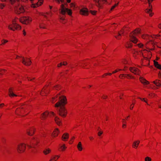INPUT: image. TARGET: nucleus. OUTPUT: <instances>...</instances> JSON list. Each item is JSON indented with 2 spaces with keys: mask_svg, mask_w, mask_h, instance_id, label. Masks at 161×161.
Masks as SVG:
<instances>
[{
  "mask_svg": "<svg viewBox=\"0 0 161 161\" xmlns=\"http://www.w3.org/2000/svg\"><path fill=\"white\" fill-rule=\"evenodd\" d=\"M59 21L63 24H65L66 22L65 19V14H67L71 16L72 12L71 9L65 8L64 4H62L59 9Z\"/></svg>",
  "mask_w": 161,
  "mask_h": 161,
  "instance_id": "nucleus-1",
  "label": "nucleus"
},
{
  "mask_svg": "<svg viewBox=\"0 0 161 161\" xmlns=\"http://www.w3.org/2000/svg\"><path fill=\"white\" fill-rule=\"evenodd\" d=\"M27 107V105H24L17 108L15 112L16 114L22 116L27 115L28 113Z\"/></svg>",
  "mask_w": 161,
  "mask_h": 161,
  "instance_id": "nucleus-2",
  "label": "nucleus"
},
{
  "mask_svg": "<svg viewBox=\"0 0 161 161\" xmlns=\"http://www.w3.org/2000/svg\"><path fill=\"white\" fill-rule=\"evenodd\" d=\"M141 29L139 28H136L134 31H133L130 34V38L133 43H136L138 40L136 36L140 33Z\"/></svg>",
  "mask_w": 161,
  "mask_h": 161,
  "instance_id": "nucleus-3",
  "label": "nucleus"
},
{
  "mask_svg": "<svg viewBox=\"0 0 161 161\" xmlns=\"http://www.w3.org/2000/svg\"><path fill=\"white\" fill-rule=\"evenodd\" d=\"M67 103V100L65 96H62L59 97V100L55 105V107H64Z\"/></svg>",
  "mask_w": 161,
  "mask_h": 161,
  "instance_id": "nucleus-4",
  "label": "nucleus"
},
{
  "mask_svg": "<svg viewBox=\"0 0 161 161\" xmlns=\"http://www.w3.org/2000/svg\"><path fill=\"white\" fill-rule=\"evenodd\" d=\"M40 142L39 139L37 138H34L31 141L30 144H27V146L29 149L32 148H35L37 146Z\"/></svg>",
  "mask_w": 161,
  "mask_h": 161,
  "instance_id": "nucleus-5",
  "label": "nucleus"
},
{
  "mask_svg": "<svg viewBox=\"0 0 161 161\" xmlns=\"http://www.w3.org/2000/svg\"><path fill=\"white\" fill-rule=\"evenodd\" d=\"M26 149V144L23 143H19L16 148L17 151L19 153H22L25 152Z\"/></svg>",
  "mask_w": 161,
  "mask_h": 161,
  "instance_id": "nucleus-6",
  "label": "nucleus"
},
{
  "mask_svg": "<svg viewBox=\"0 0 161 161\" xmlns=\"http://www.w3.org/2000/svg\"><path fill=\"white\" fill-rule=\"evenodd\" d=\"M19 21L23 24L27 25L31 22L32 19L29 16H24L19 18Z\"/></svg>",
  "mask_w": 161,
  "mask_h": 161,
  "instance_id": "nucleus-7",
  "label": "nucleus"
},
{
  "mask_svg": "<svg viewBox=\"0 0 161 161\" xmlns=\"http://www.w3.org/2000/svg\"><path fill=\"white\" fill-rule=\"evenodd\" d=\"M32 4L31 7L33 8H36L41 5L43 3V0H30Z\"/></svg>",
  "mask_w": 161,
  "mask_h": 161,
  "instance_id": "nucleus-8",
  "label": "nucleus"
},
{
  "mask_svg": "<svg viewBox=\"0 0 161 161\" xmlns=\"http://www.w3.org/2000/svg\"><path fill=\"white\" fill-rule=\"evenodd\" d=\"M8 28L9 30L15 31L16 30H20L21 29V26L18 24H13L12 23V24L8 25Z\"/></svg>",
  "mask_w": 161,
  "mask_h": 161,
  "instance_id": "nucleus-9",
  "label": "nucleus"
},
{
  "mask_svg": "<svg viewBox=\"0 0 161 161\" xmlns=\"http://www.w3.org/2000/svg\"><path fill=\"white\" fill-rule=\"evenodd\" d=\"M8 95L9 97L12 98L19 96L18 93L14 92V89L12 87L8 89Z\"/></svg>",
  "mask_w": 161,
  "mask_h": 161,
  "instance_id": "nucleus-10",
  "label": "nucleus"
},
{
  "mask_svg": "<svg viewBox=\"0 0 161 161\" xmlns=\"http://www.w3.org/2000/svg\"><path fill=\"white\" fill-rule=\"evenodd\" d=\"M59 115L63 117H65L67 114V112L64 107H60L59 110Z\"/></svg>",
  "mask_w": 161,
  "mask_h": 161,
  "instance_id": "nucleus-11",
  "label": "nucleus"
},
{
  "mask_svg": "<svg viewBox=\"0 0 161 161\" xmlns=\"http://www.w3.org/2000/svg\"><path fill=\"white\" fill-rule=\"evenodd\" d=\"M15 12L17 14H19L24 13L25 10L22 6H19L15 9Z\"/></svg>",
  "mask_w": 161,
  "mask_h": 161,
  "instance_id": "nucleus-12",
  "label": "nucleus"
},
{
  "mask_svg": "<svg viewBox=\"0 0 161 161\" xmlns=\"http://www.w3.org/2000/svg\"><path fill=\"white\" fill-rule=\"evenodd\" d=\"M130 71L135 75H139L140 73V71L138 68L135 67H130L129 69Z\"/></svg>",
  "mask_w": 161,
  "mask_h": 161,
  "instance_id": "nucleus-13",
  "label": "nucleus"
},
{
  "mask_svg": "<svg viewBox=\"0 0 161 161\" xmlns=\"http://www.w3.org/2000/svg\"><path fill=\"white\" fill-rule=\"evenodd\" d=\"M22 63L25 65H30L31 64V60L28 58L22 57Z\"/></svg>",
  "mask_w": 161,
  "mask_h": 161,
  "instance_id": "nucleus-14",
  "label": "nucleus"
},
{
  "mask_svg": "<svg viewBox=\"0 0 161 161\" xmlns=\"http://www.w3.org/2000/svg\"><path fill=\"white\" fill-rule=\"evenodd\" d=\"M142 65L147 66L149 65L150 63L149 58L146 57H144V59H142Z\"/></svg>",
  "mask_w": 161,
  "mask_h": 161,
  "instance_id": "nucleus-15",
  "label": "nucleus"
},
{
  "mask_svg": "<svg viewBox=\"0 0 161 161\" xmlns=\"http://www.w3.org/2000/svg\"><path fill=\"white\" fill-rule=\"evenodd\" d=\"M153 62L154 66L157 69L160 70L158 74V76L161 79V64H159L158 62L155 60H154Z\"/></svg>",
  "mask_w": 161,
  "mask_h": 161,
  "instance_id": "nucleus-16",
  "label": "nucleus"
},
{
  "mask_svg": "<svg viewBox=\"0 0 161 161\" xmlns=\"http://www.w3.org/2000/svg\"><path fill=\"white\" fill-rule=\"evenodd\" d=\"M88 60L87 59L80 62L79 63V66L83 68H86V67L89 64V62L88 61Z\"/></svg>",
  "mask_w": 161,
  "mask_h": 161,
  "instance_id": "nucleus-17",
  "label": "nucleus"
},
{
  "mask_svg": "<svg viewBox=\"0 0 161 161\" xmlns=\"http://www.w3.org/2000/svg\"><path fill=\"white\" fill-rule=\"evenodd\" d=\"M80 13L81 15L87 16L88 14V9L86 8H83L80 10Z\"/></svg>",
  "mask_w": 161,
  "mask_h": 161,
  "instance_id": "nucleus-18",
  "label": "nucleus"
},
{
  "mask_svg": "<svg viewBox=\"0 0 161 161\" xmlns=\"http://www.w3.org/2000/svg\"><path fill=\"white\" fill-rule=\"evenodd\" d=\"M35 131V129L33 127H32L27 130V133L28 135L31 136L34 134Z\"/></svg>",
  "mask_w": 161,
  "mask_h": 161,
  "instance_id": "nucleus-19",
  "label": "nucleus"
},
{
  "mask_svg": "<svg viewBox=\"0 0 161 161\" xmlns=\"http://www.w3.org/2000/svg\"><path fill=\"white\" fill-rule=\"evenodd\" d=\"M107 2V0H98L97 2V6L99 8H101L103 7V4Z\"/></svg>",
  "mask_w": 161,
  "mask_h": 161,
  "instance_id": "nucleus-20",
  "label": "nucleus"
},
{
  "mask_svg": "<svg viewBox=\"0 0 161 161\" xmlns=\"http://www.w3.org/2000/svg\"><path fill=\"white\" fill-rule=\"evenodd\" d=\"M49 114V112L46 111L41 114L40 118L42 120H45L47 118Z\"/></svg>",
  "mask_w": 161,
  "mask_h": 161,
  "instance_id": "nucleus-21",
  "label": "nucleus"
},
{
  "mask_svg": "<svg viewBox=\"0 0 161 161\" xmlns=\"http://www.w3.org/2000/svg\"><path fill=\"white\" fill-rule=\"evenodd\" d=\"M147 50H143L142 52H141V51H138L136 49H134L133 53V56L134 57L136 58V56L137 55L139 54H142L143 55V52L147 51Z\"/></svg>",
  "mask_w": 161,
  "mask_h": 161,
  "instance_id": "nucleus-22",
  "label": "nucleus"
},
{
  "mask_svg": "<svg viewBox=\"0 0 161 161\" xmlns=\"http://www.w3.org/2000/svg\"><path fill=\"white\" fill-rule=\"evenodd\" d=\"M59 132V131L58 128L55 129L52 133V136L54 137H57L58 136Z\"/></svg>",
  "mask_w": 161,
  "mask_h": 161,
  "instance_id": "nucleus-23",
  "label": "nucleus"
},
{
  "mask_svg": "<svg viewBox=\"0 0 161 161\" xmlns=\"http://www.w3.org/2000/svg\"><path fill=\"white\" fill-rule=\"evenodd\" d=\"M149 7H150L149 9H146L145 11L146 13L149 14V16L151 17L153 16V13H152V5H150V6Z\"/></svg>",
  "mask_w": 161,
  "mask_h": 161,
  "instance_id": "nucleus-24",
  "label": "nucleus"
},
{
  "mask_svg": "<svg viewBox=\"0 0 161 161\" xmlns=\"http://www.w3.org/2000/svg\"><path fill=\"white\" fill-rule=\"evenodd\" d=\"M67 148V147L64 144L59 145L58 148V150L60 151L64 152Z\"/></svg>",
  "mask_w": 161,
  "mask_h": 161,
  "instance_id": "nucleus-25",
  "label": "nucleus"
},
{
  "mask_svg": "<svg viewBox=\"0 0 161 161\" xmlns=\"http://www.w3.org/2000/svg\"><path fill=\"white\" fill-rule=\"evenodd\" d=\"M46 89V86H44L42 89L40 94L41 95L43 96H45L47 95L49 93V91L47 90L46 91V92H45V91Z\"/></svg>",
  "mask_w": 161,
  "mask_h": 161,
  "instance_id": "nucleus-26",
  "label": "nucleus"
},
{
  "mask_svg": "<svg viewBox=\"0 0 161 161\" xmlns=\"http://www.w3.org/2000/svg\"><path fill=\"white\" fill-rule=\"evenodd\" d=\"M139 79L141 82L144 85H147L149 84L148 81L142 77H140Z\"/></svg>",
  "mask_w": 161,
  "mask_h": 161,
  "instance_id": "nucleus-27",
  "label": "nucleus"
},
{
  "mask_svg": "<svg viewBox=\"0 0 161 161\" xmlns=\"http://www.w3.org/2000/svg\"><path fill=\"white\" fill-rule=\"evenodd\" d=\"M59 157V155H53L51 157L50 159L49 160V161H56L58 159Z\"/></svg>",
  "mask_w": 161,
  "mask_h": 161,
  "instance_id": "nucleus-28",
  "label": "nucleus"
},
{
  "mask_svg": "<svg viewBox=\"0 0 161 161\" xmlns=\"http://www.w3.org/2000/svg\"><path fill=\"white\" fill-rule=\"evenodd\" d=\"M133 42L130 40V41H128L125 44V47L127 48H131L132 46V43Z\"/></svg>",
  "mask_w": 161,
  "mask_h": 161,
  "instance_id": "nucleus-29",
  "label": "nucleus"
},
{
  "mask_svg": "<svg viewBox=\"0 0 161 161\" xmlns=\"http://www.w3.org/2000/svg\"><path fill=\"white\" fill-rule=\"evenodd\" d=\"M69 138V134L67 133H64L62 136V139L64 141H66Z\"/></svg>",
  "mask_w": 161,
  "mask_h": 161,
  "instance_id": "nucleus-30",
  "label": "nucleus"
},
{
  "mask_svg": "<svg viewBox=\"0 0 161 161\" xmlns=\"http://www.w3.org/2000/svg\"><path fill=\"white\" fill-rule=\"evenodd\" d=\"M55 121L56 123L58 125H60L62 124L61 120L58 117H56L55 118Z\"/></svg>",
  "mask_w": 161,
  "mask_h": 161,
  "instance_id": "nucleus-31",
  "label": "nucleus"
},
{
  "mask_svg": "<svg viewBox=\"0 0 161 161\" xmlns=\"http://www.w3.org/2000/svg\"><path fill=\"white\" fill-rule=\"evenodd\" d=\"M140 143V141H135L133 144L132 147L133 148L136 149L137 148L139 144Z\"/></svg>",
  "mask_w": 161,
  "mask_h": 161,
  "instance_id": "nucleus-32",
  "label": "nucleus"
},
{
  "mask_svg": "<svg viewBox=\"0 0 161 161\" xmlns=\"http://www.w3.org/2000/svg\"><path fill=\"white\" fill-rule=\"evenodd\" d=\"M153 83L157 86H161V81L159 80H156L153 81Z\"/></svg>",
  "mask_w": 161,
  "mask_h": 161,
  "instance_id": "nucleus-33",
  "label": "nucleus"
},
{
  "mask_svg": "<svg viewBox=\"0 0 161 161\" xmlns=\"http://www.w3.org/2000/svg\"><path fill=\"white\" fill-rule=\"evenodd\" d=\"M157 97V95L154 93L150 92L148 94V97L150 98H155Z\"/></svg>",
  "mask_w": 161,
  "mask_h": 161,
  "instance_id": "nucleus-34",
  "label": "nucleus"
},
{
  "mask_svg": "<svg viewBox=\"0 0 161 161\" xmlns=\"http://www.w3.org/2000/svg\"><path fill=\"white\" fill-rule=\"evenodd\" d=\"M77 148L79 151H81L83 149V148L82 146V144L80 142H79L77 146Z\"/></svg>",
  "mask_w": 161,
  "mask_h": 161,
  "instance_id": "nucleus-35",
  "label": "nucleus"
},
{
  "mask_svg": "<svg viewBox=\"0 0 161 161\" xmlns=\"http://www.w3.org/2000/svg\"><path fill=\"white\" fill-rule=\"evenodd\" d=\"M51 150L50 148H47V149H45V150H44L43 151V153H44V154L45 155H47L49 154V153H51Z\"/></svg>",
  "mask_w": 161,
  "mask_h": 161,
  "instance_id": "nucleus-36",
  "label": "nucleus"
},
{
  "mask_svg": "<svg viewBox=\"0 0 161 161\" xmlns=\"http://www.w3.org/2000/svg\"><path fill=\"white\" fill-rule=\"evenodd\" d=\"M153 41H150L149 42H147L146 44V47L147 49H148V45L150 44H153ZM149 49L150 50H154V48H149Z\"/></svg>",
  "mask_w": 161,
  "mask_h": 161,
  "instance_id": "nucleus-37",
  "label": "nucleus"
},
{
  "mask_svg": "<svg viewBox=\"0 0 161 161\" xmlns=\"http://www.w3.org/2000/svg\"><path fill=\"white\" fill-rule=\"evenodd\" d=\"M122 127L123 129H125L126 127V122L125 120V119H122Z\"/></svg>",
  "mask_w": 161,
  "mask_h": 161,
  "instance_id": "nucleus-38",
  "label": "nucleus"
},
{
  "mask_svg": "<svg viewBox=\"0 0 161 161\" xmlns=\"http://www.w3.org/2000/svg\"><path fill=\"white\" fill-rule=\"evenodd\" d=\"M8 41L6 39H3L1 41V43H0V45L3 46L6 43L8 42Z\"/></svg>",
  "mask_w": 161,
  "mask_h": 161,
  "instance_id": "nucleus-39",
  "label": "nucleus"
},
{
  "mask_svg": "<svg viewBox=\"0 0 161 161\" xmlns=\"http://www.w3.org/2000/svg\"><path fill=\"white\" fill-rule=\"evenodd\" d=\"M126 78L128 79H135V77L134 76L130 74H126Z\"/></svg>",
  "mask_w": 161,
  "mask_h": 161,
  "instance_id": "nucleus-40",
  "label": "nucleus"
},
{
  "mask_svg": "<svg viewBox=\"0 0 161 161\" xmlns=\"http://www.w3.org/2000/svg\"><path fill=\"white\" fill-rule=\"evenodd\" d=\"M119 78L121 79H124L126 78V74H121L119 76Z\"/></svg>",
  "mask_w": 161,
  "mask_h": 161,
  "instance_id": "nucleus-41",
  "label": "nucleus"
},
{
  "mask_svg": "<svg viewBox=\"0 0 161 161\" xmlns=\"http://www.w3.org/2000/svg\"><path fill=\"white\" fill-rule=\"evenodd\" d=\"M67 64V63L66 62H61L59 64H58L57 67H60L61 66L63 65H66Z\"/></svg>",
  "mask_w": 161,
  "mask_h": 161,
  "instance_id": "nucleus-42",
  "label": "nucleus"
},
{
  "mask_svg": "<svg viewBox=\"0 0 161 161\" xmlns=\"http://www.w3.org/2000/svg\"><path fill=\"white\" fill-rule=\"evenodd\" d=\"M47 25L43 23H41L40 25V27L41 28L45 29Z\"/></svg>",
  "mask_w": 161,
  "mask_h": 161,
  "instance_id": "nucleus-43",
  "label": "nucleus"
},
{
  "mask_svg": "<svg viewBox=\"0 0 161 161\" xmlns=\"http://www.w3.org/2000/svg\"><path fill=\"white\" fill-rule=\"evenodd\" d=\"M18 18L15 17L12 20V23H13V24H17V22L18 21Z\"/></svg>",
  "mask_w": 161,
  "mask_h": 161,
  "instance_id": "nucleus-44",
  "label": "nucleus"
},
{
  "mask_svg": "<svg viewBox=\"0 0 161 161\" xmlns=\"http://www.w3.org/2000/svg\"><path fill=\"white\" fill-rule=\"evenodd\" d=\"M121 63L123 64H128L127 60L125 58L121 60Z\"/></svg>",
  "mask_w": 161,
  "mask_h": 161,
  "instance_id": "nucleus-45",
  "label": "nucleus"
},
{
  "mask_svg": "<svg viewBox=\"0 0 161 161\" xmlns=\"http://www.w3.org/2000/svg\"><path fill=\"white\" fill-rule=\"evenodd\" d=\"M121 36L122 35L120 34V33H118V34L117 35H115V37L117 39L119 40L121 38Z\"/></svg>",
  "mask_w": 161,
  "mask_h": 161,
  "instance_id": "nucleus-46",
  "label": "nucleus"
},
{
  "mask_svg": "<svg viewBox=\"0 0 161 161\" xmlns=\"http://www.w3.org/2000/svg\"><path fill=\"white\" fill-rule=\"evenodd\" d=\"M142 38L145 39H147L149 38V36L147 35L144 34L142 35Z\"/></svg>",
  "mask_w": 161,
  "mask_h": 161,
  "instance_id": "nucleus-47",
  "label": "nucleus"
},
{
  "mask_svg": "<svg viewBox=\"0 0 161 161\" xmlns=\"http://www.w3.org/2000/svg\"><path fill=\"white\" fill-rule=\"evenodd\" d=\"M112 75V73H107L104 74L102 76L103 78L105 77L106 76L108 75L110 76Z\"/></svg>",
  "mask_w": 161,
  "mask_h": 161,
  "instance_id": "nucleus-48",
  "label": "nucleus"
},
{
  "mask_svg": "<svg viewBox=\"0 0 161 161\" xmlns=\"http://www.w3.org/2000/svg\"><path fill=\"white\" fill-rule=\"evenodd\" d=\"M119 2H118L117 3H115L114 5H113L111 8L110 10L111 11L113 10L116 6H117L119 3Z\"/></svg>",
  "mask_w": 161,
  "mask_h": 161,
  "instance_id": "nucleus-49",
  "label": "nucleus"
},
{
  "mask_svg": "<svg viewBox=\"0 0 161 161\" xmlns=\"http://www.w3.org/2000/svg\"><path fill=\"white\" fill-rule=\"evenodd\" d=\"M60 88H61V87L59 85H57V86H55L53 88V89L54 90H59Z\"/></svg>",
  "mask_w": 161,
  "mask_h": 161,
  "instance_id": "nucleus-50",
  "label": "nucleus"
},
{
  "mask_svg": "<svg viewBox=\"0 0 161 161\" xmlns=\"http://www.w3.org/2000/svg\"><path fill=\"white\" fill-rule=\"evenodd\" d=\"M126 28H124L123 29H122L119 32V33H120V34L122 35V34H123L124 32L125 31V30Z\"/></svg>",
  "mask_w": 161,
  "mask_h": 161,
  "instance_id": "nucleus-51",
  "label": "nucleus"
},
{
  "mask_svg": "<svg viewBox=\"0 0 161 161\" xmlns=\"http://www.w3.org/2000/svg\"><path fill=\"white\" fill-rule=\"evenodd\" d=\"M135 101H133L132 102V103L131 104L130 106V108L131 110H132L133 109V108L134 107V105L135 104Z\"/></svg>",
  "mask_w": 161,
  "mask_h": 161,
  "instance_id": "nucleus-52",
  "label": "nucleus"
},
{
  "mask_svg": "<svg viewBox=\"0 0 161 161\" xmlns=\"http://www.w3.org/2000/svg\"><path fill=\"white\" fill-rule=\"evenodd\" d=\"M121 70H122V69H117L112 72V74L115 73L117 72H119Z\"/></svg>",
  "mask_w": 161,
  "mask_h": 161,
  "instance_id": "nucleus-53",
  "label": "nucleus"
},
{
  "mask_svg": "<svg viewBox=\"0 0 161 161\" xmlns=\"http://www.w3.org/2000/svg\"><path fill=\"white\" fill-rule=\"evenodd\" d=\"M6 70L4 69H1L0 70V75H3L6 72Z\"/></svg>",
  "mask_w": 161,
  "mask_h": 161,
  "instance_id": "nucleus-54",
  "label": "nucleus"
},
{
  "mask_svg": "<svg viewBox=\"0 0 161 161\" xmlns=\"http://www.w3.org/2000/svg\"><path fill=\"white\" fill-rule=\"evenodd\" d=\"M145 161H151L152 159L151 158L149 157H147L145 158Z\"/></svg>",
  "mask_w": 161,
  "mask_h": 161,
  "instance_id": "nucleus-55",
  "label": "nucleus"
},
{
  "mask_svg": "<svg viewBox=\"0 0 161 161\" xmlns=\"http://www.w3.org/2000/svg\"><path fill=\"white\" fill-rule=\"evenodd\" d=\"M139 99H140L142 101H144L146 103H147V99L146 98H141L139 97Z\"/></svg>",
  "mask_w": 161,
  "mask_h": 161,
  "instance_id": "nucleus-56",
  "label": "nucleus"
},
{
  "mask_svg": "<svg viewBox=\"0 0 161 161\" xmlns=\"http://www.w3.org/2000/svg\"><path fill=\"white\" fill-rule=\"evenodd\" d=\"M128 69V67L126 65H125L124 67V68L123 69H122V70H124V71H126V70H127Z\"/></svg>",
  "mask_w": 161,
  "mask_h": 161,
  "instance_id": "nucleus-57",
  "label": "nucleus"
},
{
  "mask_svg": "<svg viewBox=\"0 0 161 161\" xmlns=\"http://www.w3.org/2000/svg\"><path fill=\"white\" fill-rule=\"evenodd\" d=\"M50 116H53L54 115V113L53 112H49L48 115Z\"/></svg>",
  "mask_w": 161,
  "mask_h": 161,
  "instance_id": "nucleus-58",
  "label": "nucleus"
},
{
  "mask_svg": "<svg viewBox=\"0 0 161 161\" xmlns=\"http://www.w3.org/2000/svg\"><path fill=\"white\" fill-rule=\"evenodd\" d=\"M5 5L4 3L1 4L0 5V9H2L5 7Z\"/></svg>",
  "mask_w": 161,
  "mask_h": 161,
  "instance_id": "nucleus-59",
  "label": "nucleus"
},
{
  "mask_svg": "<svg viewBox=\"0 0 161 161\" xmlns=\"http://www.w3.org/2000/svg\"><path fill=\"white\" fill-rule=\"evenodd\" d=\"M70 6L71 8H74L75 7V4L73 3H71L70 4Z\"/></svg>",
  "mask_w": 161,
  "mask_h": 161,
  "instance_id": "nucleus-60",
  "label": "nucleus"
},
{
  "mask_svg": "<svg viewBox=\"0 0 161 161\" xmlns=\"http://www.w3.org/2000/svg\"><path fill=\"white\" fill-rule=\"evenodd\" d=\"M91 13L93 15H95L96 14L97 12L95 11H91Z\"/></svg>",
  "mask_w": 161,
  "mask_h": 161,
  "instance_id": "nucleus-61",
  "label": "nucleus"
},
{
  "mask_svg": "<svg viewBox=\"0 0 161 161\" xmlns=\"http://www.w3.org/2000/svg\"><path fill=\"white\" fill-rule=\"evenodd\" d=\"M137 45L138 46V47H142L143 46V45L142 43H141L138 44H137Z\"/></svg>",
  "mask_w": 161,
  "mask_h": 161,
  "instance_id": "nucleus-62",
  "label": "nucleus"
},
{
  "mask_svg": "<svg viewBox=\"0 0 161 161\" xmlns=\"http://www.w3.org/2000/svg\"><path fill=\"white\" fill-rule=\"evenodd\" d=\"M5 105L3 103H2L0 104V109H2L4 107Z\"/></svg>",
  "mask_w": 161,
  "mask_h": 161,
  "instance_id": "nucleus-63",
  "label": "nucleus"
},
{
  "mask_svg": "<svg viewBox=\"0 0 161 161\" xmlns=\"http://www.w3.org/2000/svg\"><path fill=\"white\" fill-rule=\"evenodd\" d=\"M158 108L161 109V100L158 103Z\"/></svg>",
  "mask_w": 161,
  "mask_h": 161,
  "instance_id": "nucleus-64",
  "label": "nucleus"
}]
</instances>
